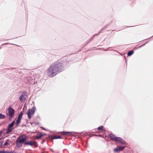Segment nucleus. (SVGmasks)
<instances>
[{
  "instance_id": "nucleus-16",
  "label": "nucleus",
  "mask_w": 153,
  "mask_h": 153,
  "mask_svg": "<svg viewBox=\"0 0 153 153\" xmlns=\"http://www.w3.org/2000/svg\"><path fill=\"white\" fill-rule=\"evenodd\" d=\"M5 117H6L4 115L2 114H0V119H2L5 118Z\"/></svg>"
},
{
  "instance_id": "nucleus-10",
  "label": "nucleus",
  "mask_w": 153,
  "mask_h": 153,
  "mask_svg": "<svg viewBox=\"0 0 153 153\" xmlns=\"http://www.w3.org/2000/svg\"><path fill=\"white\" fill-rule=\"evenodd\" d=\"M51 138L53 139H61V137L59 135H55L52 136L51 137Z\"/></svg>"
},
{
  "instance_id": "nucleus-7",
  "label": "nucleus",
  "mask_w": 153,
  "mask_h": 153,
  "mask_svg": "<svg viewBox=\"0 0 153 153\" xmlns=\"http://www.w3.org/2000/svg\"><path fill=\"white\" fill-rule=\"evenodd\" d=\"M125 148V146L121 147L118 146L117 148L114 149V152H118L122 150Z\"/></svg>"
},
{
  "instance_id": "nucleus-15",
  "label": "nucleus",
  "mask_w": 153,
  "mask_h": 153,
  "mask_svg": "<svg viewBox=\"0 0 153 153\" xmlns=\"http://www.w3.org/2000/svg\"><path fill=\"white\" fill-rule=\"evenodd\" d=\"M134 53V51L132 50L131 51H129L128 53V56H131L133 53Z\"/></svg>"
},
{
  "instance_id": "nucleus-8",
  "label": "nucleus",
  "mask_w": 153,
  "mask_h": 153,
  "mask_svg": "<svg viewBox=\"0 0 153 153\" xmlns=\"http://www.w3.org/2000/svg\"><path fill=\"white\" fill-rule=\"evenodd\" d=\"M19 99L22 102L25 101L26 100L25 95H21L19 97Z\"/></svg>"
},
{
  "instance_id": "nucleus-5",
  "label": "nucleus",
  "mask_w": 153,
  "mask_h": 153,
  "mask_svg": "<svg viewBox=\"0 0 153 153\" xmlns=\"http://www.w3.org/2000/svg\"><path fill=\"white\" fill-rule=\"evenodd\" d=\"M25 145H29L32 146H34L35 147H37V142L34 141H30L25 142Z\"/></svg>"
},
{
  "instance_id": "nucleus-4",
  "label": "nucleus",
  "mask_w": 153,
  "mask_h": 153,
  "mask_svg": "<svg viewBox=\"0 0 153 153\" xmlns=\"http://www.w3.org/2000/svg\"><path fill=\"white\" fill-rule=\"evenodd\" d=\"M36 108L35 106L29 109L27 113L28 118L30 119L31 117L34 114Z\"/></svg>"
},
{
  "instance_id": "nucleus-21",
  "label": "nucleus",
  "mask_w": 153,
  "mask_h": 153,
  "mask_svg": "<svg viewBox=\"0 0 153 153\" xmlns=\"http://www.w3.org/2000/svg\"><path fill=\"white\" fill-rule=\"evenodd\" d=\"M2 133V131H0V136L1 135V134Z\"/></svg>"
},
{
  "instance_id": "nucleus-3",
  "label": "nucleus",
  "mask_w": 153,
  "mask_h": 153,
  "mask_svg": "<svg viewBox=\"0 0 153 153\" xmlns=\"http://www.w3.org/2000/svg\"><path fill=\"white\" fill-rule=\"evenodd\" d=\"M110 139L117 143L118 142L120 144H125L126 143L121 138L118 137L114 134H111L109 135Z\"/></svg>"
},
{
  "instance_id": "nucleus-11",
  "label": "nucleus",
  "mask_w": 153,
  "mask_h": 153,
  "mask_svg": "<svg viewBox=\"0 0 153 153\" xmlns=\"http://www.w3.org/2000/svg\"><path fill=\"white\" fill-rule=\"evenodd\" d=\"M13 128H10L9 127H8V128L6 131V134H9L10 132H11Z\"/></svg>"
},
{
  "instance_id": "nucleus-9",
  "label": "nucleus",
  "mask_w": 153,
  "mask_h": 153,
  "mask_svg": "<svg viewBox=\"0 0 153 153\" xmlns=\"http://www.w3.org/2000/svg\"><path fill=\"white\" fill-rule=\"evenodd\" d=\"M71 132L63 131L61 132V134L62 135L68 136L71 133Z\"/></svg>"
},
{
  "instance_id": "nucleus-12",
  "label": "nucleus",
  "mask_w": 153,
  "mask_h": 153,
  "mask_svg": "<svg viewBox=\"0 0 153 153\" xmlns=\"http://www.w3.org/2000/svg\"><path fill=\"white\" fill-rule=\"evenodd\" d=\"M14 124L15 121H13L11 123L8 125V127L10 128H12V127L13 126Z\"/></svg>"
},
{
  "instance_id": "nucleus-22",
  "label": "nucleus",
  "mask_w": 153,
  "mask_h": 153,
  "mask_svg": "<svg viewBox=\"0 0 153 153\" xmlns=\"http://www.w3.org/2000/svg\"><path fill=\"white\" fill-rule=\"evenodd\" d=\"M26 93V92L25 91H24V92H23V93Z\"/></svg>"
},
{
  "instance_id": "nucleus-18",
  "label": "nucleus",
  "mask_w": 153,
  "mask_h": 153,
  "mask_svg": "<svg viewBox=\"0 0 153 153\" xmlns=\"http://www.w3.org/2000/svg\"><path fill=\"white\" fill-rule=\"evenodd\" d=\"M10 140H7V141H6V142L5 143L4 145V146H6L8 144L9 145V142Z\"/></svg>"
},
{
  "instance_id": "nucleus-1",
  "label": "nucleus",
  "mask_w": 153,
  "mask_h": 153,
  "mask_svg": "<svg viewBox=\"0 0 153 153\" xmlns=\"http://www.w3.org/2000/svg\"><path fill=\"white\" fill-rule=\"evenodd\" d=\"M62 63L58 60L50 65L47 70V75L50 77H53L62 71L63 69Z\"/></svg>"
},
{
  "instance_id": "nucleus-20",
  "label": "nucleus",
  "mask_w": 153,
  "mask_h": 153,
  "mask_svg": "<svg viewBox=\"0 0 153 153\" xmlns=\"http://www.w3.org/2000/svg\"><path fill=\"white\" fill-rule=\"evenodd\" d=\"M103 126H101L97 128V130L99 131L102 130L103 129Z\"/></svg>"
},
{
  "instance_id": "nucleus-17",
  "label": "nucleus",
  "mask_w": 153,
  "mask_h": 153,
  "mask_svg": "<svg viewBox=\"0 0 153 153\" xmlns=\"http://www.w3.org/2000/svg\"><path fill=\"white\" fill-rule=\"evenodd\" d=\"M0 153H10V152L8 151L2 150L0 151Z\"/></svg>"
},
{
  "instance_id": "nucleus-14",
  "label": "nucleus",
  "mask_w": 153,
  "mask_h": 153,
  "mask_svg": "<svg viewBox=\"0 0 153 153\" xmlns=\"http://www.w3.org/2000/svg\"><path fill=\"white\" fill-rule=\"evenodd\" d=\"M21 120V118H19L18 117V118L17 119V120L16 121V125L17 126L19 125V124L20 123V122Z\"/></svg>"
},
{
  "instance_id": "nucleus-19",
  "label": "nucleus",
  "mask_w": 153,
  "mask_h": 153,
  "mask_svg": "<svg viewBox=\"0 0 153 153\" xmlns=\"http://www.w3.org/2000/svg\"><path fill=\"white\" fill-rule=\"evenodd\" d=\"M23 114V111L21 112L20 114H19L18 117L21 118L22 117V115Z\"/></svg>"
},
{
  "instance_id": "nucleus-13",
  "label": "nucleus",
  "mask_w": 153,
  "mask_h": 153,
  "mask_svg": "<svg viewBox=\"0 0 153 153\" xmlns=\"http://www.w3.org/2000/svg\"><path fill=\"white\" fill-rule=\"evenodd\" d=\"M42 136L43 134H42L40 133L36 136V137L37 139H39Z\"/></svg>"
},
{
  "instance_id": "nucleus-2",
  "label": "nucleus",
  "mask_w": 153,
  "mask_h": 153,
  "mask_svg": "<svg viewBox=\"0 0 153 153\" xmlns=\"http://www.w3.org/2000/svg\"><path fill=\"white\" fill-rule=\"evenodd\" d=\"M26 139V136L23 134L19 136L16 140V146L17 148H19L22 146L23 144H25V142H26L25 140Z\"/></svg>"
},
{
  "instance_id": "nucleus-6",
  "label": "nucleus",
  "mask_w": 153,
  "mask_h": 153,
  "mask_svg": "<svg viewBox=\"0 0 153 153\" xmlns=\"http://www.w3.org/2000/svg\"><path fill=\"white\" fill-rule=\"evenodd\" d=\"M8 111L10 117L12 118L14 115V111L11 107L8 108Z\"/></svg>"
}]
</instances>
